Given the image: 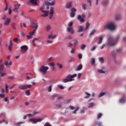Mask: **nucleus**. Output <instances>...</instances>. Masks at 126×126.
Masks as SVG:
<instances>
[{
  "mask_svg": "<svg viewBox=\"0 0 126 126\" xmlns=\"http://www.w3.org/2000/svg\"><path fill=\"white\" fill-rule=\"evenodd\" d=\"M120 38L121 35H118L116 41L115 39H114V38L113 37V36H109L107 39V43H106V44H102V45L100 46V49H102L105 47V46L108 45L110 47H114L116 46L119 42Z\"/></svg>",
  "mask_w": 126,
  "mask_h": 126,
  "instance_id": "1",
  "label": "nucleus"
},
{
  "mask_svg": "<svg viewBox=\"0 0 126 126\" xmlns=\"http://www.w3.org/2000/svg\"><path fill=\"white\" fill-rule=\"evenodd\" d=\"M104 30H109L110 31H115L117 28V25L115 22H110L106 24L103 27Z\"/></svg>",
  "mask_w": 126,
  "mask_h": 126,
  "instance_id": "2",
  "label": "nucleus"
},
{
  "mask_svg": "<svg viewBox=\"0 0 126 126\" xmlns=\"http://www.w3.org/2000/svg\"><path fill=\"white\" fill-rule=\"evenodd\" d=\"M77 74H73V75H67L66 78L63 80V82L64 83H67L68 82H71L74 81L75 77H77Z\"/></svg>",
  "mask_w": 126,
  "mask_h": 126,
  "instance_id": "3",
  "label": "nucleus"
},
{
  "mask_svg": "<svg viewBox=\"0 0 126 126\" xmlns=\"http://www.w3.org/2000/svg\"><path fill=\"white\" fill-rule=\"evenodd\" d=\"M49 1H48V0L44 1V4L46 6V9H47V10L49 9L50 5L53 6L56 4V0H49ZM51 1H52L50 2Z\"/></svg>",
  "mask_w": 126,
  "mask_h": 126,
  "instance_id": "4",
  "label": "nucleus"
},
{
  "mask_svg": "<svg viewBox=\"0 0 126 126\" xmlns=\"http://www.w3.org/2000/svg\"><path fill=\"white\" fill-rule=\"evenodd\" d=\"M49 69V67L48 66H44L42 65L41 66L40 69H39V71L42 73V74H46L48 70Z\"/></svg>",
  "mask_w": 126,
  "mask_h": 126,
  "instance_id": "5",
  "label": "nucleus"
},
{
  "mask_svg": "<svg viewBox=\"0 0 126 126\" xmlns=\"http://www.w3.org/2000/svg\"><path fill=\"white\" fill-rule=\"evenodd\" d=\"M39 10L41 12L44 13L43 14L40 15V17H45L48 16L49 12L48 10H44L42 6L39 7Z\"/></svg>",
  "mask_w": 126,
  "mask_h": 126,
  "instance_id": "6",
  "label": "nucleus"
},
{
  "mask_svg": "<svg viewBox=\"0 0 126 126\" xmlns=\"http://www.w3.org/2000/svg\"><path fill=\"white\" fill-rule=\"evenodd\" d=\"M32 86L31 85H20L18 87V89L22 90H27L28 89H30L32 88Z\"/></svg>",
  "mask_w": 126,
  "mask_h": 126,
  "instance_id": "7",
  "label": "nucleus"
},
{
  "mask_svg": "<svg viewBox=\"0 0 126 126\" xmlns=\"http://www.w3.org/2000/svg\"><path fill=\"white\" fill-rule=\"evenodd\" d=\"M85 15L82 14L81 15H78L77 17V20L81 23H84L85 22Z\"/></svg>",
  "mask_w": 126,
  "mask_h": 126,
  "instance_id": "8",
  "label": "nucleus"
},
{
  "mask_svg": "<svg viewBox=\"0 0 126 126\" xmlns=\"http://www.w3.org/2000/svg\"><path fill=\"white\" fill-rule=\"evenodd\" d=\"M77 11V9L74 7H72L70 9V17L71 18H74L76 14V12Z\"/></svg>",
  "mask_w": 126,
  "mask_h": 126,
  "instance_id": "9",
  "label": "nucleus"
},
{
  "mask_svg": "<svg viewBox=\"0 0 126 126\" xmlns=\"http://www.w3.org/2000/svg\"><path fill=\"white\" fill-rule=\"evenodd\" d=\"M42 121L41 119H34L32 118L29 120V122L32 124H36L38 122H40Z\"/></svg>",
  "mask_w": 126,
  "mask_h": 126,
  "instance_id": "10",
  "label": "nucleus"
},
{
  "mask_svg": "<svg viewBox=\"0 0 126 126\" xmlns=\"http://www.w3.org/2000/svg\"><path fill=\"white\" fill-rule=\"evenodd\" d=\"M29 47L27 45H22L20 47L21 52L22 53H25L28 51Z\"/></svg>",
  "mask_w": 126,
  "mask_h": 126,
  "instance_id": "11",
  "label": "nucleus"
},
{
  "mask_svg": "<svg viewBox=\"0 0 126 126\" xmlns=\"http://www.w3.org/2000/svg\"><path fill=\"white\" fill-rule=\"evenodd\" d=\"M54 7L53 6L50 7V12H49V19H52L53 17V14H54Z\"/></svg>",
  "mask_w": 126,
  "mask_h": 126,
  "instance_id": "12",
  "label": "nucleus"
},
{
  "mask_svg": "<svg viewBox=\"0 0 126 126\" xmlns=\"http://www.w3.org/2000/svg\"><path fill=\"white\" fill-rule=\"evenodd\" d=\"M72 1H68L66 2L65 4V8L66 9H69L72 7Z\"/></svg>",
  "mask_w": 126,
  "mask_h": 126,
  "instance_id": "13",
  "label": "nucleus"
},
{
  "mask_svg": "<svg viewBox=\"0 0 126 126\" xmlns=\"http://www.w3.org/2000/svg\"><path fill=\"white\" fill-rule=\"evenodd\" d=\"M35 34V30H33L32 32H29V35H27L26 37L28 39H32V36Z\"/></svg>",
  "mask_w": 126,
  "mask_h": 126,
  "instance_id": "14",
  "label": "nucleus"
},
{
  "mask_svg": "<svg viewBox=\"0 0 126 126\" xmlns=\"http://www.w3.org/2000/svg\"><path fill=\"white\" fill-rule=\"evenodd\" d=\"M31 26L33 28H35L33 31H35L36 32L37 29L38 27V24L37 23H35L33 22H31Z\"/></svg>",
  "mask_w": 126,
  "mask_h": 126,
  "instance_id": "15",
  "label": "nucleus"
},
{
  "mask_svg": "<svg viewBox=\"0 0 126 126\" xmlns=\"http://www.w3.org/2000/svg\"><path fill=\"white\" fill-rule=\"evenodd\" d=\"M11 22V19L10 18H7L6 20H5L4 22H3V24L5 26H9Z\"/></svg>",
  "mask_w": 126,
  "mask_h": 126,
  "instance_id": "16",
  "label": "nucleus"
},
{
  "mask_svg": "<svg viewBox=\"0 0 126 126\" xmlns=\"http://www.w3.org/2000/svg\"><path fill=\"white\" fill-rule=\"evenodd\" d=\"M33 75V74L32 73H26V79L27 80H29L30 79H32V76Z\"/></svg>",
  "mask_w": 126,
  "mask_h": 126,
  "instance_id": "17",
  "label": "nucleus"
},
{
  "mask_svg": "<svg viewBox=\"0 0 126 126\" xmlns=\"http://www.w3.org/2000/svg\"><path fill=\"white\" fill-rule=\"evenodd\" d=\"M66 30L68 32H70L71 34L74 33V30L73 27H67Z\"/></svg>",
  "mask_w": 126,
  "mask_h": 126,
  "instance_id": "18",
  "label": "nucleus"
},
{
  "mask_svg": "<svg viewBox=\"0 0 126 126\" xmlns=\"http://www.w3.org/2000/svg\"><path fill=\"white\" fill-rule=\"evenodd\" d=\"M15 8L13 9V11L15 12H18V10L20 9V4H17L14 5Z\"/></svg>",
  "mask_w": 126,
  "mask_h": 126,
  "instance_id": "19",
  "label": "nucleus"
},
{
  "mask_svg": "<svg viewBox=\"0 0 126 126\" xmlns=\"http://www.w3.org/2000/svg\"><path fill=\"white\" fill-rule=\"evenodd\" d=\"M82 68H83L82 64H79V65H78V66H77L76 68H75V70L76 71H80V70H82Z\"/></svg>",
  "mask_w": 126,
  "mask_h": 126,
  "instance_id": "20",
  "label": "nucleus"
},
{
  "mask_svg": "<svg viewBox=\"0 0 126 126\" xmlns=\"http://www.w3.org/2000/svg\"><path fill=\"white\" fill-rule=\"evenodd\" d=\"M31 4L34 5L35 6L38 5V3L37 0H30Z\"/></svg>",
  "mask_w": 126,
  "mask_h": 126,
  "instance_id": "21",
  "label": "nucleus"
},
{
  "mask_svg": "<svg viewBox=\"0 0 126 126\" xmlns=\"http://www.w3.org/2000/svg\"><path fill=\"white\" fill-rule=\"evenodd\" d=\"M119 102L121 103H125L126 102V97H124L119 100Z\"/></svg>",
  "mask_w": 126,
  "mask_h": 126,
  "instance_id": "22",
  "label": "nucleus"
},
{
  "mask_svg": "<svg viewBox=\"0 0 126 126\" xmlns=\"http://www.w3.org/2000/svg\"><path fill=\"white\" fill-rule=\"evenodd\" d=\"M84 31V27L82 26H79V29L77 31L78 32H82Z\"/></svg>",
  "mask_w": 126,
  "mask_h": 126,
  "instance_id": "23",
  "label": "nucleus"
},
{
  "mask_svg": "<svg viewBox=\"0 0 126 126\" xmlns=\"http://www.w3.org/2000/svg\"><path fill=\"white\" fill-rule=\"evenodd\" d=\"M109 3L108 0H105L102 2V6H107Z\"/></svg>",
  "mask_w": 126,
  "mask_h": 126,
  "instance_id": "24",
  "label": "nucleus"
},
{
  "mask_svg": "<svg viewBox=\"0 0 126 126\" xmlns=\"http://www.w3.org/2000/svg\"><path fill=\"white\" fill-rule=\"evenodd\" d=\"M48 39H55L56 38V35H53V33H51L48 35Z\"/></svg>",
  "mask_w": 126,
  "mask_h": 126,
  "instance_id": "25",
  "label": "nucleus"
},
{
  "mask_svg": "<svg viewBox=\"0 0 126 126\" xmlns=\"http://www.w3.org/2000/svg\"><path fill=\"white\" fill-rule=\"evenodd\" d=\"M90 26V24L89 22H86L84 31H87V30H88Z\"/></svg>",
  "mask_w": 126,
  "mask_h": 126,
  "instance_id": "26",
  "label": "nucleus"
},
{
  "mask_svg": "<svg viewBox=\"0 0 126 126\" xmlns=\"http://www.w3.org/2000/svg\"><path fill=\"white\" fill-rule=\"evenodd\" d=\"M73 45L75 47H77L78 44V41L77 39H74L73 40Z\"/></svg>",
  "mask_w": 126,
  "mask_h": 126,
  "instance_id": "27",
  "label": "nucleus"
},
{
  "mask_svg": "<svg viewBox=\"0 0 126 126\" xmlns=\"http://www.w3.org/2000/svg\"><path fill=\"white\" fill-rule=\"evenodd\" d=\"M12 64L11 61H10L9 62V63H8V61H5L4 62V65L6 66H7L8 65H11Z\"/></svg>",
  "mask_w": 126,
  "mask_h": 126,
  "instance_id": "28",
  "label": "nucleus"
},
{
  "mask_svg": "<svg viewBox=\"0 0 126 126\" xmlns=\"http://www.w3.org/2000/svg\"><path fill=\"white\" fill-rule=\"evenodd\" d=\"M122 18V17L121 16V15H116V16H115V19L116 20H121Z\"/></svg>",
  "mask_w": 126,
  "mask_h": 126,
  "instance_id": "29",
  "label": "nucleus"
},
{
  "mask_svg": "<svg viewBox=\"0 0 126 126\" xmlns=\"http://www.w3.org/2000/svg\"><path fill=\"white\" fill-rule=\"evenodd\" d=\"M102 41H103V37H102V36H99V41H98L97 44H101L102 42Z\"/></svg>",
  "mask_w": 126,
  "mask_h": 126,
  "instance_id": "30",
  "label": "nucleus"
},
{
  "mask_svg": "<svg viewBox=\"0 0 126 126\" xmlns=\"http://www.w3.org/2000/svg\"><path fill=\"white\" fill-rule=\"evenodd\" d=\"M106 94V93H100L99 95L98 96V98H100L103 96L104 95H105Z\"/></svg>",
  "mask_w": 126,
  "mask_h": 126,
  "instance_id": "31",
  "label": "nucleus"
},
{
  "mask_svg": "<svg viewBox=\"0 0 126 126\" xmlns=\"http://www.w3.org/2000/svg\"><path fill=\"white\" fill-rule=\"evenodd\" d=\"M55 106L57 108H61L63 107V104H56L55 105Z\"/></svg>",
  "mask_w": 126,
  "mask_h": 126,
  "instance_id": "32",
  "label": "nucleus"
},
{
  "mask_svg": "<svg viewBox=\"0 0 126 126\" xmlns=\"http://www.w3.org/2000/svg\"><path fill=\"white\" fill-rule=\"evenodd\" d=\"M91 63L92 65H94L95 63V60L94 58H92L91 61Z\"/></svg>",
  "mask_w": 126,
  "mask_h": 126,
  "instance_id": "33",
  "label": "nucleus"
},
{
  "mask_svg": "<svg viewBox=\"0 0 126 126\" xmlns=\"http://www.w3.org/2000/svg\"><path fill=\"white\" fill-rule=\"evenodd\" d=\"M95 32H96L95 29L93 30L92 31V32H90V34H89V35H90V36H91L92 35L94 34Z\"/></svg>",
  "mask_w": 126,
  "mask_h": 126,
  "instance_id": "34",
  "label": "nucleus"
},
{
  "mask_svg": "<svg viewBox=\"0 0 126 126\" xmlns=\"http://www.w3.org/2000/svg\"><path fill=\"white\" fill-rule=\"evenodd\" d=\"M99 61L101 63H103L104 61V59L103 58V57H100L99 58H98Z\"/></svg>",
  "mask_w": 126,
  "mask_h": 126,
  "instance_id": "35",
  "label": "nucleus"
},
{
  "mask_svg": "<svg viewBox=\"0 0 126 126\" xmlns=\"http://www.w3.org/2000/svg\"><path fill=\"white\" fill-rule=\"evenodd\" d=\"M85 94L87 95V96L84 97V98H89L91 94H90L88 93L87 92H85Z\"/></svg>",
  "mask_w": 126,
  "mask_h": 126,
  "instance_id": "36",
  "label": "nucleus"
},
{
  "mask_svg": "<svg viewBox=\"0 0 126 126\" xmlns=\"http://www.w3.org/2000/svg\"><path fill=\"white\" fill-rule=\"evenodd\" d=\"M103 116V114L102 113H99L97 115V119L99 120V119H100L101 118V117Z\"/></svg>",
  "mask_w": 126,
  "mask_h": 126,
  "instance_id": "37",
  "label": "nucleus"
},
{
  "mask_svg": "<svg viewBox=\"0 0 126 126\" xmlns=\"http://www.w3.org/2000/svg\"><path fill=\"white\" fill-rule=\"evenodd\" d=\"M86 47V44H82L81 46H80V49L82 50H84V49Z\"/></svg>",
  "mask_w": 126,
  "mask_h": 126,
  "instance_id": "38",
  "label": "nucleus"
},
{
  "mask_svg": "<svg viewBox=\"0 0 126 126\" xmlns=\"http://www.w3.org/2000/svg\"><path fill=\"white\" fill-rule=\"evenodd\" d=\"M8 86L7 85V84H6L5 85V93H8Z\"/></svg>",
  "mask_w": 126,
  "mask_h": 126,
  "instance_id": "39",
  "label": "nucleus"
},
{
  "mask_svg": "<svg viewBox=\"0 0 126 126\" xmlns=\"http://www.w3.org/2000/svg\"><path fill=\"white\" fill-rule=\"evenodd\" d=\"M97 72L99 73H102V74H105V71L103 70H98Z\"/></svg>",
  "mask_w": 126,
  "mask_h": 126,
  "instance_id": "40",
  "label": "nucleus"
},
{
  "mask_svg": "<svg viewBox=\"0 0 126 126\" xmlns=\"http://www.w3.org/2000/svg\"><path fill=\"white\" fill-rule=\"evenodd\" d=\"M51 27L50 25H48L47 26V27H46V31L47 32L51 30Z\"/></svg>",
  "mask_w": 126,
  "mask_h": 126,
  "instance_id": "41",
  "label": "nucleus"
},
{
  "mask_svg": "<svg viewBox=\"0 0 126 126\" xmlns=\"http://www.w3.org/2000/svg\"><path fill=\"white\" fill-rule=\"evenodd\" d=\"M82 8L83 10H86V4H82Z\"/></svg>",
  "mask_w": 126,
  "mask_h": 126,
  "instance_id": "42",
  "label": "nucleus"
},
{
  "mask_svg": "<svg viewBox=\"0 0 126 126\" xmlns=\"http://www.w3.org/2000/svg\"><path fill=\"white\" fill-rule=\"evenodd\" d=\"M56 65L59 67V68H62L63 66L62 64H60V63H57Z\"/></svg>",
  "mask_w": 126,
  "mask_h": 126,
  "instance_id": "43",
  "label": "nucleus"
},
{
  "mask_svg": "<svg viewBox=\"0 0 126 126\" xmlns=\"http://www.w3.org/2000/svg\"><path fill=\"white\" fill-rule=\"evenodd\" d=\"M73 22H70L68 24V27H69V28H71L72 26H73Z\"/></svg>",
  "mask_w": 126,
  "mask_h": 126,
  "instance_id": "44",
  "label": "nucleus"
},
{
  "mask_svg": "<svg viewBox=\"0 0 126 126\" xmlns=\"http://www.w3.org/2000/svg\"><path fill=\"white\" fill-rule=\"evenodd\" d=\"M57 87L60 88L61 90H63L64 89V88L63 87V86L61 85H58Z\"/></svg>",
  "mask_w": 126,
  "mask_h": 126,
  "instance_id": "45",
  "label": "nucleus"
},
{
  "mask_svg": "<svg viewBox=\"0 0 126 126\" xmlns=\"http://www.w3.org/2000/svg\"><path fill=\"white\" fill-rule=\"evenodd\" d=\"M4 69V65H0V72L1 71L3 70Z\"/></svg>",
  "mask_w": 126,
  "mask_h": 126,
  "instance_id": "46",
  "label": "nucleus"
},
{
  "mask_svg": "<svg viewBox=\"0 0 126 126\" xmlns=\"http://www.w3.org/2000/svg\"><path fill=\"white\" fill-rule=\"evenodd\" d=\"M29 59L30 60H32L33 59V56H32V53H30L28 56Z\"/></svg>",
  "mask_w": 126,
  "mask_h": 126,
  "instance_id": "47",
  "label": "nucleus"
},
{
  "mask_svg": "<svg viewBox=\"0 0 126 126\" xmlns=\"http://www.w3.org/2000/svg\"><path fill=\"white\" fill-rule=\"evenodd\" d=\"M79 110V107H77L76 110H75L73 112L72 114H77V111Z\"/></svg>",
  "mask_w": 126,
  "mask_h": 126,
  "instance_id": "48",
  "label": "nucleus"
},
{
  "mask_svg": "<svg viewBox=\"0 0 126 126\" xmlns=\"http://www.w3.org/2000/svg\"><path fill=\"white\" fill-rule=\"evenodd\" d=\"M8 79H10V80H13L15 79V77H14V76H11L8 77Z\"/></svg>",
  "mask_w": 126,
  "mask_h": 126,
  "instance_id": "49",
  "label": "nucleus"
},
{
  "mask_svg": "<svg viewBox=\"0 0 126 126\" xmlns=\"http://www.w3.org/2000/svg\"><path fill=\"white\" fill-rule=\"evenodd\" d=\"M75 58H70V60H69L68 63H71V62H75Z\"/></svg>",
  "mask_w": 126,
  "mask_h": 126,
  "instance_id": "50",
  "label": "nucleus"
},
{
  "mask_svg": "<svg viewBox=\"0 0 126 126\" xmlns=\"http://www.w3.org/2000/svg\"><path fill=\"white\" fill-rule=\"evenodd\" d=\"M20 35H21V38H25V35L24 32H20Z\"/></svg>",
  "mask_w": 126,
  "mask_h": 126,
  "instance_id": "51",
  "label": "nucleus"
},
{
  "mask_svg": "<svg viewBox=\"0 0 126 126\" xmlns=\"http://www.w3.org/2000/svg\"><path fill=\"white\" fill-rule=\"evenodd\" d=\"M55 64L54 62H51V63H50L49 64V65L51 67L52 66H55Z\"/></svg>",
  "mask_w": 126,
  "mask_h": 126,
  "instance_id": "52",
  "label": "nucleus"
},
{
  "mask_svg": "<svg viewBox=\"0 0 126 126\" xmlns=\"http://www.w3.org/2000/svg\"><path fill=\"white\" fill-rule=\"evenodd\" d=\"M52 86L51 85L48 88V92H52Z\"/></svg>",
  "mask_w": 126,
  "mask_h": 126,
  "instance_id": "53",
  "label": "nucleus"
},
{
  "mask_svg": "<svg viewBox=\"0 0 126 126\" xmlns=\"http://www.w3.org/2000/svg\"><path fill=\"white\" fill-rule=\"evenodd\" d=\"M25 93H26V95H30L31 94L29 90L26 91L25 92Z\"/></svg>",
  "mask_w": 126,
  "mask_h": 126,
  "instance_id": "54",
  "label": "nucleus"
},
{
  "mask_svg": "<svg viewBox=\"0 0 126 126\" xmlns=\"http://www.w3.org/2000/svg\"><path fill=\"white\" fill-rule=\"evenodd\" d=\"M6 73H5V72H3V73H1L0 74V77H3L5 75H6Z\"/></svg>",
  "mask_w": 126,
  "mask_h": 126,
  "instance_id": "55",
  "label": "nucleus"
},
{
  "mask_svg": "<svg viewBox=\"0 0 126 126\" xmlns=\"http://www.w3.org/2000/svg\"><path fill=\"white\" fill-rule=\"evenodd\" d=\"M8 4L7 3H6L5 4V8L4 9V11H6L8 10Z\"/></svg>",
  "mask_w": 126,
  "mask_h": 126,
  "instance_id": "56",
  "label": "nucleus"
},
{
  "mask_svg": "<svg viewBox=\"0 0 126 126\" xmlns=\"http://www.w3.org/2000/svg\"><path fill=\"white\" fill-rule=\"evenodd\" d=\"M95 49H96L95 46H93V47H92V48L91 49V51L93 52L94 51Z\"/></svg>",
  "mask_w": 126,
  "mask_h": 126,
  "instance_id": "57",
  "label": "nucleus"
},
{
  "mask_svg": "<svg viewBox=\"0 0 126 126\" xmlns=\"http://www.w3.org/2000/svg\"><path fill=\"white\" fill-rule=\"evenodd\" d=\"M81 75H82V74H81V73H79L78 74L77 79H80L81 77Z\"/></svg>",
  "mask_w": 126,
  "mask_h": 126,
  "instance_id": "58",
  "label": "nucleus"
},
{
  "mask_svg": "<svg viewBox=\"0 0 126 126\" xmlns=\"http://www.w3.org/2000/svg\"><path fill=\"white\" fill-rule=\"evenodd\" d=\"M47 43H48V44H52L53 43V40H47Z\"/></svg>",
  "mask_w": 126,
  "mask_h": 126,
  "instance_id": "59",
  "label": "nucleus"
},
{
  "mask_svg": "<svg viewBox=\"0 0 126 126\" xmlns=\"http://www.w3.org/2000/svg\"><path fill=\"white\" fill-rule=\"evenodd\" d=\"M89 106H88V107H92L94 106V103L91 102L89 104Z\"/></svg>",
  "mask_w": 126,
  "mask_h": 126,
  "instance_id": "60",
  "label": "nucleus"
},
{
  "mask_svg": "<svg viewBox=\"0 0 126 126\" xmlns=\"http://www.w3.org/2000/svg\"><path fill=\"white\" fill-rule=\"evenodd\" d=\"M70 53L71 54H73L75 53V49H71L70 51Z\"/></svg>",
  "mask_w": 126,
  "mask_h": 126,
  "instance_id": "61",
  "label": "nucleus"
},
{
  "mask_svg": "<svg viewBox=\"0 0 126 126\" xmlns=\"http://www.w3.org/2000/svg\"><path fill=\"white\" fill-rule=\"evenodd\" d=\"M78 58L80 60L82 59V54H78Z\"/></svg>",
  "mask_w": 126,
  "mask_h": 126,
  "instance_id": "62",
  "label": "nucleus"
},
{
  "mask_svg": "<svg viewBox=\"0 0 126 126\" xmlns=\"http://www.w3.org/2000/svg\"><path fill=\"white\" fill-rule=\"evenodd\" d=\"M72 43H71V42H70L69 43H68L67 47L69 48H71L72 46Z\"/></svg>",
  "mask_w": 126,
  "mask_h": 126,
  "instance_id": "63",
  "label": "nucleus"
},
{
  "mask_svg": "<svg viewBox=\"0 0 126 126\" xmlns=\"http://www.w3.org/2000/svg\"><path fill=\"white\" fill-rule=\"evenodd\" d=\"M44 126H52L50 123H46Z\"/></svg>",
  "mask_w": 126,
  "mask_h": 126,
  "instance_id": "64",
  "label": "nucleus"
}]
</instances>
